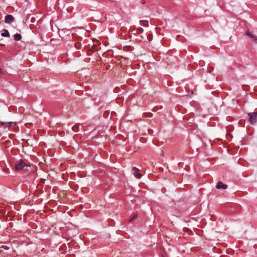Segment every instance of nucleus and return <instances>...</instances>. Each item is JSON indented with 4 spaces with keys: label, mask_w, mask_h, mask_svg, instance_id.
Wrapping results in <instances>:
<instances>
[{
    "label": "nucleus",
    "mask_w": 257,
    "mask_h": 257,
    "mask_svg": "<svg viewBox=\"0 0 257 257\" xmlns=\"http://www.w3.org/2000/svg\"><path fill=\"white\" fill-rule=\"evenodd\" d=\"M30 166L22 160H19L15 164V169L17 171L21 170H27Z\"/></svg>",
    "instance_id": "1"
},
{
    "label": "nucleus",
    "mask_w": 257,
    "mask_h": 257,
    "mask_svg": "<svg viewBox=\"0 0 257 257\" xmlns=\"http://www.w3.org/2000/svg\"><path fill=\"white\" fill-rule=\"evenodd\" d=\"M249 121L251 124L255 123L257 121V112H253L248 113Z\"/></svg>",
    "instance_id": "2"
},
{
    "label": "nucleus",
    "mask_w": 257,
    "mask_h": 257,
    "mask_svg": "<svg viewBox=\"0 0 257 257\" xmlns=\"http://www.w3.org/2000/svg\"><path fill=\"white\" fill-rule=\"evenodd\" d=\"M16 122H4V121H0V124L2 127H3L4 128H9L11 126H12L13 125H16Z\"/></svg>",
    "instance_id": "3"
},
{
    "label": "nucleus",
    "mask_w": 257,
    "mask_h": 257,
    "mask_svg": "<svg viewBox=\"0 0 257 257\" xmlns=\"http://www.w3.org/2000/svg\"><path fill=\"white\" fill-rule=\"evenodd\" d=\"M5 22L8 24H11L14 21V18L11 15H7L5 17Z\"/></svg>",
    "instance_id": "4"
},
{
    "label": "nucleus",
    "mask_w": 257,
    "mask_h": 257,
    "mask_svg": "<svg viewBox=\"0 0 257 257\" xmlns=\"http://www.w3.org/2000/svg\"><path fill=\"white\" fill-rule=\"evenodd\" d=\"M246 34L247 36H248V37H249L251 38V39L252 41L257 43V38L255 35H254L253 34L251 33L249 31H246Z\"/></svg>",
    "instance_id": "5"
},
{
    "label": "nucleus",
    "mask_w": 257,
    "mask_h": 257,
    "mask_svg": "<svg viewBox=\"0 0 257 257\" xmlns=\"http://www.w3.org/2000/svg\"><path fill=\"white\" fill-rule=\"evenodd\" d=\"M133 173L134 176L138 179L141 178L142 177L141 174L139 173V170L136 167L133 168Z\"/></svg>",
    "instance_id": "6"
},
{
    "label": "nucleus",
    "mask_w": 257,
    "mask_h": 257,
    "mask_svg": "<svg viewBox=\"0 0 257 257\" xmlns=\"http://www.w3.org/2000/svg\"><path fill=\"white\" fill-rule=\"evenodd\" d=\"M216 188L217 189L222 188V189H225L227 188V185L226 184H224L222 183L221 182H218L217 183V184L216 185Z\"/></svg>",
    "instance_id": "7"
},
{
    "label": "nucleus",
    "mask_w": 257,
    "mask_h": 257,
    "mask_svg": "<svg viewBox=\"0 0 257 257\" xmlns=\"http://www.w3.org/2000/svg\"><path fill=\"white\" fill-rule=\"evenodd\" d=\"M1 36L5 37H9L10 35L8 30L5 29L3 31V32L1 34Z\"/></svg>",
    "instance_id": "8"
},
{
    "label": "nucleus",
    "mask_w": 257,
    "mask_h": 257,
    "mask_svg": "<svg viewBox=\"0 0 257 257\" xmlns=\"http://www.w3.org/2000/svg\"><path fill=\"white\" fill-rule=\"evenodd\" d=\"M14 39L16 41H18L21 40L22 36L20 34H16L14 35Z\"/></svg>",
    "instance_id": "9"
},
{
    "label": "nucleus",
    "mask_w": 257,
    "mask_h": 257,
    "mask_svg": "<svg viewBox=\"0 0 257 257\" xmlns=\"http://www.w3.org/2000/svg\"><path fill=\"white\" fill-rule=\"evenodd\" d=\"M81 46V44L79 43H76L75 44V47L77 49H79L80 48Z\"/></svg>",
    "instance_id": "10"
},
{
    "label": "nucleus",
    "mask_w": 257,
    "mask_h": 257,
    "mask_svg": "<svg viewBox=\"0 0 257 257\" xmlns=\"http://www.w3.org/2000/svg\"><path fill=\"white\" fill-rule=\"evenodd\" d=\"M137 217V214H135L133 217L131 218L130 220H129V221L130 222H132L133 220H134Z\"/></svg>",
    "instance_id": "11"
},
{
    "label": "nucleus",
    "mask_w": 257,
    "mask_h": 257,
    "mask_svg": "<svg viewBox=\"0 0 257 257\" xmlns=\"http://www.w3.org/2000/svg\"><path fill=\"white\" fill-rule=\"evenodd\" d=\"M3 248H4L5 249H9V247L7 246L6 245H3Z\"/></svg>",
    "instance_id": "12"
},
{
    "label": "nucleus",
    "mask_w": 257,
    "mask_h": 257,
    "mask_svg": "<svg viewBox=\"0 0 257 257\" xmlns=\"http://www.w3.org/2000/svg\"><path fill=\"white\" fill-rule=\"evenodd\" d=\"M140 32H142L143 31V29L142 28H140L139 30H138Z\"/></svg>",
    "instance_id": "13"
},
{
    "label": "nucleus",
    "mask_w": 257,
    "mask_h": 257,
    "mask_svg": "<svg viewBox=\"0 0 257 257\" xmlns=\"http://www.w3.org/2000/svg\"><path fill=\"white\" fill-rule=\"evenodd\" d=\"M72 129H73V130L75 131L74 127H72Z\"/></svg>",
    "instance_id": "14"
}]
</instances>
